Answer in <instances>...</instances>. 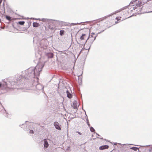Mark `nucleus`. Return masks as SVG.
Returning a JSON list of instances; mask_svg holds the SVG:
<instances>
[{
	"mask_svg": "<svg viewBox=\"0 0 152 152\" xmlns=\"http://www.w3.org/2000/svg\"><path fill=\"white\" fill-rule=\"evenodd\" d=\"M78 33L81 35L79 41L80 43L86 42L88 39V36L90 34V30L88 28H85L80 30Z\"/></svg>",
	"mask_w": 152,
	"mask_h": 152,
	"instance_id": "obj_1",
	"label": "nucleus"
},
{
	"mask_svg": "<svg viewBox=\"0 0 152 152\" xmlns=\"http://www.w3.org/2000/svg\"><path fill=\"white\" fill-rule=\"evenodd\" d=\"M113 20L114 19H113L110 21H107L105 22L102 26H103L105 28H108L118 23V21H115V23H113Z\"/></svg>",
	"mask_w": 152,
	"mask_h": 152,
	"instance_id": "obj_2",
	"label": "nucleus"
},
{
	"mask_svg": "<svg viewBox=\"0 0 152 152\" xmlns=\"http://www.w3.org/2000/svg\"><path fill=\"white\" fill-rule=\"evenodd\" d=\"M134 1H135L136 6L134 7V9L135 10L138 7H140L142 6V2L141 0H134Z\"/></svg>",
	"mask_w": 152,
	"mask_h": 152,
	"instance_id": "obj_3",
	"label": "nucleus"
},
{
	"mask_svg": "<svg viewBox=\"0 0 152 152\" xmlns=\"http://www.w3.org/2000/svg\"><path fill=\"white\" fill-rule=\"evenodd\" d=\"M96 35L94 33H93V35H91L88 36V39L90 40L91 42H93L96 39Z\"/></svg>",
	"mask_w": 152,
	"mask_h": 152,
	"instance_id": "obj_4",
	"label": "nucleus"
},
{
	"mask_svg": "<svg viewBox=\"0 0 152 152\" xmlns=\"http://www.w3.org/2000/svg\"><path fill=\"white\" fill-rule=\"evenodd\" d=\"M39 66H37L34 70V74L36 75H39V72L42 70L41 69H39Z\"/></svg>",
	"mask_w": 152,
	"mask_h": 152,
	"instance_id": "obj_5",
	"label": "nucleus"
},
{
	"mask_svg": "<svg viewBox=\"0 0 152 152\" xmlns=\"http://www.w3.org/2000/svg\"><path fill=\"white\" fill-rule=\"evenodd\" d=\"M54 125L57 129L60 130H61V126H60L58 122H55L54 123Z\"/></svg>",
	"mask_w": 152,
	"mask_h": 152,
	"instance_id": "obj_6",
	"label": "nucleus"
},
{
	"mask_svg": "<svg viewBox=\"0 0 152 152\" xmlns=\"http://www.w3.org/2000/svg\"><path fill=\"white\" fill-rule=\"evenodd\" d=\"M109 148V146L107 145H104L100 146L99 148V149L100 150H103L104 149H107Z\"/></svg>",
	"mask_w": 152,
	"mask_h": 152,
	"instance_id": "obj_7",
	"label": "nucleus"
},
{
	"mask_svg": "<svg viewBox=\"0 0 152 152\" xmlns=\"http://www.w3.org/2000/svg\"><path fill=\"white\" fill-rule=\"evenodd\" d=\"M107 17H105L101 18H100L97 20V22H102L104 21L107 18Z\"/></svg>",
	"mask_w": 152,
	"mask_h": 152,
	"instance_id": "obj_8",
	"label": "nucleus"
},
{
	"mask_svg": "<svg viewBox=\"0 0 152 152\" xmlns=\"http://www.w3.org/2000/svg\"><path fill=\"white\" fill-rule=\"evenodd\" d=\"M67 96L70 99L72 97V95L68 91H66Z\"/></svg>",
	"mask_w": 152,
	"mask_h": 152,
	"instance_id": "obj_9",
	"label": "nucleus"
},
{
	"mask_svg": "<svg viewBox=\"0 0 152 152\" xmlns=\"http://www.w3.org/2000/svg\"><path fill=\"white\" fill-rule=\"evenodd\" d=\"M33 26L34 27H37L39 26V24L37 22H34L33 23Z\"/></svg>",
	"mask_w": 152,
	"mask_h": 152,
	"instance_id": "obj_10",
	"label": "nucleus"
},
{
	"mask_svg": "<svg viewBox=\"0 0 152 152\" xmlns=\"http://www.w3.org/2000/svg\"><path fill=\"white\" fill-rule=\"evenodd\" d=\"M44 147L46 148H47L48 146V144L47 141H46V140L45 139L44 140Z\"/></svg>",
	"mask_w": 152,
	"mask_h": 152,
	"instance_id": "obj_11",
	"label": "nucleus"
},
{
	"mask_svg": "<svg viewBox=\"0 0 152 152\" xmlns=\"http://www.w3.org/2000/svg\"><path fill=\"white\" fill-rule=\"evenodd\" d=\"M64 34V31L63 30H61L60 31V34L62 36Z\"/></svg>",
	"mask_w": 152,
	"mask_h": 152,
	"instance_id": "obj_12",
	"label": "nucleus"
},
{
	"mask_svg": "<svg viewBox=\"0 0 152 152\" xmlns=\"http://www.w3.org/2000/svg\"><path fill=\"white\" fill-rule=\"evenodd\" d=\"M18 23L20 25H23L25 23L24 21H19L18 22Z\"/></svg>",
	"mask_w": 152,
	"mask_h": 152,
	"instance_id": "obj_13",
	"label": "nucleus"
},
{
	"mask_svg": "<svg viewBox=\"0 0 152 152\" xmlns=\"http://www.w3.org/2000/svg\"><path fill=\"white\" fill-rule=\"evenodd\" d=\"M121 17H117L115 18V19L117 20V21H118L121 20Z\"/></svg>",
	"mask_w": 152,
	"mask_h": 152,
	"instance_id": "obj_14",
	"label": "nucleus"
},
{
	"mask_svg": "<svg viewBox=\"0 0 152 152\" xmlns=\"http://www.w3.org/2000/svg\"><path fill=\"white\" fill-rule=\"evenodd\" d=\"M6 18L8 20H11V18L9 16H6Z\"/></svg>",
	"mask_w": 152,
	"mask_h": 152,
	"instance_id": "obj_15",
	"label": "nucleus"
},
{
	"mask_svg": "<svg viewBox=\"0 0 152 152\" xmlns=\"http://www.w3.org/2000/svg\"><path fill=\"white\" fill-rule=\"evenodd\" d=\"M90 129L91 131L92 132H94L95 131V129L93 127L90 128Z\"/></svg>",
	"mask_w": 152,
	"mask_h": 152,
	"instance_id": "obj_16",
	"label": "nucleus"
},
{
	"mask_svg": "<svg viewBox=\"0 0 152 152\" xmlns=\"http://www.w3.org/2000/svg\"><path fill=\"white\" fill-rule=\"evenodd\" d=\"M131 149L134 150V151H136L138 149V148H137L135 147H133Z\"/></svg>",
	"mask_w": 152,
	"mask_h": 152,
	"instance_id": "obj_17",
	"label": "nucleus"
},
{
	"mask_svg": "<svg viewBox=\"0 0 152 152\" xmlns=\"http://www.w3.org/2000/svg\"><path fill=\"white\" fill-rule=\"evenodd\" d=\"M30 133L31 134L34 133V131L33 130H30Z\"/></svg>",
	"mask_w": 152,
	"mask_h": 152,
	"instance_id": "obj_18",
	"label": "nucleus"
},
{
	"mask_svg": "<svg viewBox=\"0 0 152 152\" xmlns=\"http://www.w3.org/2000/svg\"><path fill=\"white\" fill-rule=\"evenodd\" d=\"M76 132L78 133L80 135L82 134V133L81 132Z\"/></svg>",
	"mask_w": 152,
	"mask_h": 152,
	"instance_id": "obj_19",
	"label": "nucleus"
},
{
	"mask_svg": "<svg viewBox=\"0 0 152 152\" xmlns=\"http://www.w3.org/2000/svg\"><path fill=\"white\" fill-rule=\"evenodd\" d=\"M1 85H2V84L1 83H0V88L1 87Z\"/></svg>",
	"mask_w": 152,
	"mask_h": 152,
	"instance_id": "obj_20",
	"label": "nucleus"
},
{
	"mask_svg": "<svg viewBox=\"0 0 152 152\" xmlns=\"http://www.w3.org/2000/svg\"><path fill=\"white\" fill-rule=\"evenodd\" d=\"M1 22V19H0V23Z\"/></svg>",
	"mask_w": 152,
	"mask_h": 152,
	"instance_id": "obj_21",
	"label": "nucleus"
}]
</instances>
